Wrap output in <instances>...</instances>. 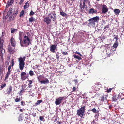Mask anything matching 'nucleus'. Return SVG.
<instances>
[{
    "label": "nucleus",
    "instance_id": "1",
    "mask_svg": "<svg viewBox=\"0 0 124 124\" xmlns=\"http://www.w3.org/2000/svg\"><path fill=\"white\" fill-rule=\"evenodd\" d=\"M18 12V11L16 10L15 11L14 9L11 8L7 12H4L3 15V18L5 17L6 19L9 18L8 21L10 22L11 21L14 20Z\"/></svg>",
    "mask_w": 124,
    "mask_h": 124
},
{
    "label": "nucleus",
    "instance_id": "2",
    "mask_svg": "<svg viewBox=\"0 0 124 124\" xmlns=\"http://www.w3.org/2000/svg\"><path fill=\"white\" fill-rule=\"evenodd\" d=\"M5 34L4 32H2V35L1 37L0 38V57L2 61L4 60L3 55L5 52V50L3 48V43L4 39L3 38V37Z\"/></svg>",
    "mask_w": 124,
    "mask_h": 124
},
{
    "label": "nucleus",
    "instance_id": "3",
    "mask_svg": "<svg viewBox=\"0 0 124 124\" xmlns=\"http://www.w3.org/2000/svg\"><path fill=\"white\" fill-rule=\"evenodd\" d=\"M99 20V17L97 16L90 19L88 20L89 23H88V26L90 27H94L95 25V23H98Z\"/></svg>",
    "mask_w": 124,
    "mask_h": 124
},
{
    "label": "nucleus",
    "instance_id": "4",
    "mask_svg": "<svg viewBox=\"0 0 124 124\" xmlns=\"http://www.w3.org/2000/svg\"><path fill=\"white\" fill-rule=\"evenodd\" d=\"M25 57H23V58L22 57H20L18 59V61L19 62V65L20 69L22 70L24 67L25 65V62H24L25 61Z\"/></svg>",
    "mask_w": 124,
    "mask_h": 124
},
{
    "label": "nucleus",
    "instance_id": "5",
    "mask_svg": "<svg viewBox=\"0 0 124 124\" xmlns=\"http://www.w3.org/2000/svg\"><path fill=\"white\" fill-rule=\"evenodd\" d=\"M86 106H81L80 108L77 110V115L82 117L85 113V108Z\"/></svg>",
    "mask_w": 124,
    "mask_h": 124
},
{
    "label": "nucleus",
    "instance_id": "6",
    "mask_svg": "<svg viewBox=\"0 0 124 124\" xmlns=\"http://www.w3.org/2000/svg\"><path fill=\"white\" fill-rule=\"evenodd\" d=\"M26 44V46H28L31 43V41L28 36L25 35L24 37L23 40L21 42V43Z\"/></svg>",
    "mask_w": 124,
    "mask_h": 124
},
{
    "label": "nucleus",
    "instance_id": "7",
    "mask_svg": "<svg viewBox=\"0 0 124 124\" xmlns=\"http://www.w3.org/2000/svg\"><path fill=\"white\" fill-rule=\"evenodd\" d=\"M57 45L56 44L51 45L50 47V49L51 51L53 53L55 52V50L57 48Z\"/></svg>",
    "mask_w": 124,
    "mask_h": 124
},
{
    "label": "nucleus",
    "instance_id": "8",
    "mask_svg": "<svg viewBox=\"0 0 124 124\" xmlns=\"http://www.w3.org/2000/svg\"><path fill=\"white\" fill-rule=\"evenodd\" d=\"M64 97H60L56 99L55 101V103L56 105H58L60 104L62 102V100L64 98Z\"/></svg>",
    "mask_w": 124,
    "mask_h": 124
},
{
    "label": "nucleus",
    "instance_id": "9",
    "mask_svg": "<svg viewBox=\"0 0 124 124\" xmlns=\"http://www.w3.org/2000/svg\"><path fill=\"white\" fill-rule=\"evenodd\" d=\"M108 11V8L105 5H103L102 6V12L103 14H105Z\"/></svg>",
    "mask_w": 124,
    "mask_h": 124
},
{
    "label": "nucleus",
    "instance_id": "10",
    "mask_svg": "<svg viewBox=\"0 0 124 124\" xmlns=\"http://www.w3.org/2000/svg\"><path fill=\"white\" fill-rule=\"evenodd\" d=\"M44 21L47 24H49L51 23V19L49 18V17H48L45 18Z\"/></svg>",
    "mask_w": 124,
    "mask_h": 124
},
{
    "label": "nucleus",
    "instance_id": "11",
    "mask_svg": "<svg viewBox=\"0 0 124 124\" xmlns=\"http://www.w3.org/2000/svg\"><path fill=\"white\" fill-rule=\"evenodd\" d=\"M3 66H0V82L2 80V76L3 74Z\"/></svg>",
    "mask_w": 124,
    "mask_h": 124
},
{
    "label": "nucleus",
    "instance_id": "12",
    "mask_svg": "<svg viewBox=\"0 0 124 124\" xmlns=\"http://www.w3.org/2000/svg\"><path fill=\"white\" fill-rule=\"evenodd\" d=\"M97 10H95L93 8L90 9L89 11V13L91 14H93L95 13H96V14H97Z\"/></svg>",
    "mask_w": 124,
    "mask_h": 124
},
{
    "label": "nucleus",
    "instance_id": "13",
    "mask_svg": "<svg viewBox=\"0 0 124 124\" xmlns=\"http://www.w3.org/2000/svg\"><path fill=\"white\" fill-rule=\"evenodd\" d=\"M10 41L12 46L14 47L15 46L16 43L14 39L13 38H11L10 39Z\"/></svg>",
    "mask_w": 124,
    "mask_h": 124
},
{
    "label": "nucleus",
    "instance_id": "14",
    "mask_svg": "<svg viewBox=\"0 0 124 124\" xmlns=\"http://www.w3.org/2000/svg\"><path fill=\"white\" fill-rule=\"evenodd\" d=\"M23 33L22 32H20L19 33V39L20 40V43L21 44V45L22 46H24L23 45L21 44V42L22 40V37H23Z\"/></svg>",
    "mask_w": 124,
    "mask_h": 124
},
{
    "label": "nucleus",
    "instance_id": "15",
    "mask_svg": "<svg viewBox=\"0 0 124 124\" xmlns=\"http://www.w3.org/2000/svg\"><path fill=\"white\" fill-rule=\"evenodd\" d=\"M106 96L105 95L103 94L101 95L100 100L101 101H104L105 100H106Z\"/></svg>",
    "mask_w": 124,
    "mask_h": 124
},
{
    "label": "nucleus",
    "instance_id": "16",
    "mask_svg": "<svg viewBox=\"0 0 124 124\" xmlns=\"http://www.w3.org/2000/svg\"><path fill=\"white\" fill-rule=\"evenodd\" d=\"M49 82V80L47 78H46L45 80H43L40 81V83L41 84H48Z\"/></svg>",
    "mask_w": 124,
    "mask_h": 124
},
{
    "label": "nucleus",
    "instance_id": "17",
    "mask_svg": "<svg viewBox=\"0 0 124 124\" xmlns=\"http://www.w3.org/2000/svg\"><path fill=\"white\" fill-rule=\"evenodd\" d=\"M14 47H11L10 46H9L8 50L11 54L14 53L15 52L14 48Z\"/></svg>",
    "mask_w": 124,
    "mask_h": 124
},
{
    "label": "nucleus",
    "instance_id": "18",
    "mask_svg": "<svg viewBox=\"0 0 124 124\" xmlns=\"http://www.w3.org/2000/svg\"><path fill=\"white\" fill-rule=\"evenodd\" d=\"M114 11L116 15L118 16L120 12V10L118 9H115L114 10Z\"/></svg>",
    "mask_w": 124,
    "mask_h": 124
},
{
    "label": "nucleus",
    "instance_id": "19",
    "mask_svg": "<svg viewBox=\"0 0 124 124\" xmlns=\"http://www.w3.org/2000/svg\"><path fill=\"white\" fill-rule=\"evenodd\" d=\"M52 14L53 15V16H54L53 17V16L52 15L51 16V18H53V20L54 21L56 19V15L55 13H52Z\"/></svg>",
    "mask_w": 124,
    "mask_h": 124
},
{
    "label": "nucleus",
    "instance_id": "20",
    "mask_svg": "<svg viewBox=\"0 0 124 124\" xmlns=\"http://www.w3.org/2000/svg\"><path fill=\"white\" fill-rule=\"evenodd\" d=\"M78 84L77 86L76 87L74 86L72 88V92H75L78 91Z\"/></svg>",
    "mask_w": 124,
    "mask_h": 124
},
{
    "label": "nucleus",
    "instance_id": "21",
    "mask_svg": "<svg viewBox=\"0 0 124 124\" xmlns=\"http://www.w3.org/2000/svg\"><path fill=\"white\" fill-rule=\"evenodd\" d=\"M14 0H10L9 1H8L6 7H7L9 5H12L14 2Z\"/></svg>",
    "mask_w": 124,
    "mask_h": 124
},
{
    "label": "nucleus",
    "instance_id": "22",
    "mask_svg": "<svg viewBox=\"0 0 124 124\" xmlns=\"http://www.w3.org/2000/svg\"><path fill=\"white\" fill-rule=\"evenodd\" d=\"M85 6H85L83 5L82 6V3L81 2H80L79 5V7L80 9L81 10H82V8L84 9V8L85 7Z\"/></svg>",
    "mask_w": 124,
    "mask_h": 124
},
{
    "label": "nucleus",
    "instance_id": "23",
    "mask_svg": "<svg viewBox=\"0 0 124 124\" xmlns=\"http://www.w3.org/2000/svg\"><path fill=\"white\" fill-rule=\"evenodd\" d=\"M29 20L30 22H31L35 21V20L34 17L32 16L29 18Z\"/></svg>",
    "mask_w": 124,
    "mask_h": 124
},
{
    "label": "nucleus",
    "instance_id": "24",
    "mask_svg": "<svg viewBox=\"0 0 124 124\" xmlns=\"http://www.w3.org/2000/svg\"><path fill=\"white\" fill-rule=\"evenodd\" d=\"M29 6V5L28 2H27L25 3V5L23 6L24 8L26 9L28 8Z\"/></svg>",
    "mask_w": 124,
    "mask_h": 124
},
{
    "label": "nucleus",
    "instance_id": "25",
    "mask_svg": "<svg viewBox=\"0 0 124 124\" xmlns=\"http://www.w3.org/2000/svg\"><path fill=\"white\" fill-rule=\"evenodd\" d=\"M10 59V57L8 56L6 60L5 63H7L9 65Z\"/></svg>",
    "mask_w": 124,
    "mask_h": 124
},
{
    "label": "nucleus",
    "instance_id": "26",
    "mask_svg": "<svg viewBox=\"0 0 124 124\" xmlns=\"http://www.w3.org/2000/svg\"><path fill=\"white\" fill-rule=\"evenodd\" d=\"M42 100H38L37 101L36 103H35L36 106H37L38 105H39L40 103L42 102Z\"/></svg>",
    "mask_w": 124,
    "mask_h": 124
},
{
    "label": "nucleus",
    "instance_id": "27",
    "mask_svg": "<svg viewBox=\"0 0 124 124\" xmlns=\"http://www.w3.org/2000/svg\"><path fill=\"white\" fill-rule=\"evenodd\" d=\"M73 56L75 58L78 59L79 60H81L82 59L81 57L78 55H73Z\"/></svg>",
    "mask_w": 124,
    "mask_h": 124
},
{
    "label": "nucleus",
    "instance_id": "28",
    "mask_svg": "<svg viewBox=\"0 0 124 124\" xmlns=\"http://www.w3.org/2000/svg\"><path fill=\"white\" fill-rule=\"evenodd\" d=\"M60 13L61 15L63 16H65L67 15L66 13L63 11L60 12Z\"/></svg>",
    "mask_w": 124,
    "mask_h": 124
},
{
    "label": "nucleus",
    "instance_id": "29",
    "mask_svg": "<svg viewBox=\"0 0 124 124\" xmlns=\"http://www.w3.org/2000/svg\"><path fill=\"white\" fill-rule=\"evenodd\" d=\"M21 78L22 80H25L27 78V77L26 76H21Z\"/></svg>",
    "mask_w": 124,
    "mask_h": 124
},
{
    "label": "nucleus",
    "instance_id": "30",
    "mask_svg": "<svg viewBox=\"0 0 124 124\" xmlns=\"http://www.w3.org/2000/svg\"><path fill=\"white\" fill-rule=\"evenodd\" d=\"M29 74L31 76H32L34 75L33 71L31 70H30L29 72Z\"/></svg>",
    "mask_w": 124,
    "mask_h": 124
},
{
    "label": "nucleus",
    "instance_id": "31",
    "mask_svg": "<svg viewBox=\"0 0 124 124\" xmlns=\"http://www.w3.org/2000/svg\"><path fill=\"white\" fill-rule=\"evenodd\" d=\"M43 78L40 75L38 77V81L40 82V81H42L41 80L42 79V78Z\"/></svg>",
    "mask_w": 124,
    "mask_h": 124
},
{
    "label": "nucleus",
    "instance_id": "32",
    "mask_svg": "<svg viewBox=\"0 0 124 124\" xmlns=\"http://www.w3.org/2000/svg\"><path fill=\"white\" fill-rule=\"evenodd\" d=\"M118 45V43H115L113 45V47L114 48H116L117 47Z\"/></svg>",
    "mask_w": 124,
    "mask_h": 124
},
{
    "label": "nucleus",
    "instance_id": "33",
    "mask_svg": "<svg viewBox=\"0 0 124 124\" xmlns=\"http://www.w3.org/2000/svg\"><path fill=\"white\" fill-rule=\"evenodd\" d=\"M24 11L23 10H22L20 12V15H19L20 17H21L22 16L23 14H24Z\"/></svg>",
    "mask_w": 124,
    "mask_h": 124
},
{
    "label": "nucleus",
    "instance_id": "34",
    "mask_svg": "<svg viewBox=\"0 0 124 124\" xmlns=\"http://www.w3.org/2000/svg\"><path fill=\"white\" fill-rule=\"evenodd\" d=\"M12 90V87L11 86H10L9 87L8 89V93H10L11 92Z\"/></svg>",
    "mask_w": 124,
    "mask_h": 124
},
{
    "label": "nucleus",
    "instance_id": "35",
    "mask_svg": "<svg viewBox=\"0 0 124 124\" xmlns=\"http://www.w3.org/2000/svg\"><path fill=\"white\" fill-rule=\"evenodd\" d=\"M23 88H22V90L20 91L19 94L20 95H22V93H24L25 92V91L23 89Z\"/></svg>",
    "mask_w": 124,
    "mask_h": 124
},
{
    "label": "nucleus",
    "instance_id": "36",
    "mask_svg": "<svg viewBox=\"0 0 124 124\" xmlns=\"http://www.w3.org/2000/svg\"><path fill=\"white\" fill-rule=\"evenodd\" d=\"M17 31V30L16 29H11V32L13 33V32H16Z\"/></svg>",
    "mask_w": 124,
    "mask_h": 124
},
{
    "label": "nucleus",
    "instance_id": "37",
    "mask_svg": "<svg viewBox=\"0 0 124 124\" xmlns=\"http://www.w3.org/2000/svg\"><path fill=\"white\" fill-rule=\"evenodd\" d=\"M112 99L113 101H116L117 100V98L116 96H114L112 97Z\"/></svg>",
    "mask_w": 124,
    "mask_h": 124
},
{
    "label": "nucleus",
    "instance_id": "38",
    "mask_svg": "<svg viewBox=\"0 0 124 124\" xmlns=\"http://www.w3.org/2000/svg\"><path fill=\"white\" fill-rule=\"evenodd\" d=\"M14 59H13L11 60V65H11L12 66V68H13V66L14 65Z\"/></svg>",
    "mask_w": 124,
    "mask_h": 124
},
{
    "label": "nucleus",
    "instance_id": "39",
    "mask_svg": "<svg viewBox=\"0 0 124 124\" xmlns=\"http://www.w3.org/2000/svg\"><path fill=\"white\" fill-rule=\"evenodd\" d=\"M91 110L94 113H97V110L96 109L94 108L93 109H92ZM98 111H97V113H98Z\"/></svg>",
    "mask_w": 124,
    "mask_h": 124
},
{
    "label": "nucleus",
    "instance_id": "40",
    "mask_svg": "<svg viewBox=\"0 0 124 124\" xmlns=\"http://www.w3.org/2000/svg\"><path fill=\"white\" fill-rule=\"evenodd\" d=\"M39 119L42 121H45V119L43 116H40L39 117Z\"/></svg>",
    "mask_w": 124,
    "mask_h": 124
},
{
    "label": "nucleus",
    "instance_id": "41",
    "mask_svg": "<svg viewBox=\"0 0 124 124\" xmlns=\"http://www.w3.org/2000/svg\"><path fill=\"white\" fill-rule=\"evenodd\" d=\"M26 74V73L25 72H22L21 74V76H25Z\"/></svg>",
    "mask_w": 124,
    "mask_h": 124
},
{
    "label": "nucleus",
    "instance_id": "42",
    "mask_svg": "<svg viewBox=\"0 0 124 124\" xmlns=\"http://www.w3.org/2000/svg\"><path fill=\"white\" fill-rule=\"evenodd\" d=\"M6 86V84H5L4 83L3 84H2L1 85V88H3L4 87H5Z\"/></svg>",
    "mask_w": 124,
    "mask_h": 124
},
{
    "label": "nucleus",
    "instance_id": "43",
    "mask_svg": "<svg viewBox=\"0 0 124 124\" xmlns=\"http://www.w3.org/2000/svg\"><path fill=\"white\" fill-rule=\"evenodd\" d=\"M20 101V98H16L15 100V101L16 102H19Z\"/></svg>",
    "mask_w": 124,
    "mask_h": 124
},
{
    "label": "nucleus",
    "instance_id": "44",
    "mask_svg": "<svg viewBox=\"0 0 124 124\" xmlns=\"http://www.w3.org/2000/svg\"><path fill=\"white\" fill-rule=\"evenodd\" d=\"M34 13L33 11L32 10H31L30 13L29 15L30 16H32L34 15Z\"/></svg>",
    "mask_w": 124,
    "mask_h": 124
},
{
    "label": "nucleus",
    "instance_id": "45",
    "mask_svg": "<svg viewBox=\"0 0 124 124\" xmlns=\"http://www.w3.org/2000/svg\"><path fill=\"white\" fill-rule=\"evenodd\" d=\"M12 66H11L10 65L9 66L8 68V70H9L10 71H11V69L12 68Z\"/></svg>",
    "mask_w": 124,
    "mask_h": 124
},
{
    "label": "nucleus",
    "instance_id": "46",
    "mask_svg": "<svg viewBox=\"0 0 124 124\" xmlns=\"http://www.w3.org/2000/svg\"><path fill=\"white\" fill-rule=\"evenodd\" d=\"M62 52V54L63 55H68V53L67 52Z\"/></svg>",
    "mask_w": 124,
    "mask_h": 124
},
{
    "label": "nucleus",
    "instance_id": "47",
    "mask_svg": "<svg viewBox=\"0 0 124 124\" xmlns=\"http://www.w3.org/2000/svg\"><path fill=\"white\" fill-rule=\"evenodd\" d=\"M21 105L22 106H24L25 105V103L23 101H22L21 102Z\"/></svg>",
    "mask_w": 124,
    "mask_h": 124
},
{
    "label": "nucleus",
    "instance_id": "48",
    "mask_svg": "<svg viewBox=\"0 0 124 124\" xmlns=\"http://www.w3.org/2000/svg\"><path fill=\"white\" fill-rule=\"evenodd\" d=\"M112 89V88H110L108 89H107V92L108 93L110 92H111V91Z\"/></svg>",
    "mask_w": 124,
    "mask_h": 124
},
{
    "label": "nucleus",
    "instance_id": "49",
    "mask_svg": "<svg viewBox=\"0 0 124 124\" xmlns=\"http://www.w3.org/2000/svg\"><path fill=\"white\" fill-rule=\"evenodd\" d=\"M28 82H29V83L28 85H31L32 83V81L31 80H28Z\"/></svg>",
    "mask_w": 124,
    "mask_h": 124
},
{
    "label": "nucleus",
    "instance_id": "50",
    "mask_svg": "<svg viewBox=\"0 0 124 124\" xmlns=\"http://www.w3.org/2000/svg\"><path fill=\"white\" fill-rule=\"evenodd\" d=\"M11 71H10L9 70H8V71L7 72V73H6V74L7 75H8L9 76V74L11 73Z\"/></svg>",
    "mask_w": 124,
    "mask_h": 124
},
{
    "label": "nucleus",
    "instance_id": "51",
    "mask_svg": "<svg viewBox=\"0 0 124 124\" xmlns=\"http://www.w3.org/2000/svg\"><path fill=\"white\" fill-rule=\"evenodd\" d=\"M31 115L34 117H35L36 116V114L35 113H32V114H31Z\"/></svg>",
    "mask_w": 124,
    "mask_h": 124
},
{
    "label": "nucleus",
    "instance_id": "52",
    "mask_svg": "<svg viewBox=\"0 0 124 124\" xmlns=\"http://www.w3.org/2000/svg\"><path fill=\"white\" fill-rule=\"evenodd\" d=\"M24 1V0H21L19 2V4H21Z\"/></svg>",
    "mask_w": 124,
    "mask_h": 124
},
{
    "label": "nucleus",
    "instance_id": "53",
    "mask_svg": "<svg viewBox=\"0 0 124 124\" xmlns=\"http://www.w3.org/2000/svg\"><path fill=\"white\" fill-rule=\"evenodd\" d=\"M25 110V109H23L20 108V109L19 111L20 112H23L24 110Z\"/></svg>",
    "mask_w": 124,
    "mask_h": 124
},
{
    "label": "nucleus",
    "instance_id": "54",
    "mask_svg": "<svg viewBox=\"0 0 124 124\" xmlns=\"http://www.w3.org/2000/svg\"><path fill=\"white\" fill-rule=\"evenodd\" d=\"M109 27V25H107L106 26L104 27V29H106V28H108Z\"/></svg>",
    "mask_w": 124,
    "mask_h": 124
},
{
    "label": "nucleus",
    "instance_id": "55",
    "mask_svg": "<svg viewBox=\"0 0 124 124\" xmlns=\"http://www.w3.org/2000/svg\"><path fill=\"white\" fill-rule=\"evenodd\" d=\"M9 76L6 75V76L5 77V80H6V79H7L8 78V77Z\"/></svg>",
    "mask_w": 124,
    "mask_h": 124
},
{
    "label": "nucleus",
    "instance_id": "56",
    "mask_svg": "<svg viewBox=\"0 0 124 124\" xmlns=\"http://www.w3.org/2000/svg\"><path fill=\"white\" fill-rule=\"evenodd\" d=\"M22 120V119L21 117H19V118H18V120L19 121H20L21 120Z\"/></svg>",
    "mask_w": 124,
    "mask_h": 124
},
{
    "label": "nucleus",
    "instance_id": "57",
    "mask_svg": "<svg viewBox=\"0 0 124 124\" xmlns=\"http://www.w3.org/2000/svg\"><path fill=\"white\" fill-rule=\"evenodd\" d=\"M56 56L57 59H59V56L58 54H56Z\"/></svg>",
    "mask_w": 124,
    "mask_h": 124
},
{
    "label": "nucleus",
    "instance_id": "58",
    "mask_svg": "<svg viewBox=\"0 0 124 124\" xmlns=\"http://www.w3.org/2000/svg\"><path fill=\"white\" fill-rule=\"evenodd\" d=\"M88 0H83V1L85 3H86L88 1Z\"/></svg>",
    "mask_w": 124,
    "mask_h": 124
},
{
    "label": "nucleus",
    "instance_id": "59",
    "mask_svg": "<svg viewBox=\"0 0 124 124\" xmlns=\"http://www.w3.org/2000/svg\"><path fill=\"white\" fill-rule=\"evenodd\" d=\"M62 123L61 122H59V121H57V123L58 124H61Z\"/></svg>",
    "mask_w": 124,
    "mask_h": 124
},
{
    "label": "nucleus",
    "instance_id": "60",
    "mask_svg": "<svg viewBox=\"0 0 124 124\" xmlns=\"http://www.w3.org/2000/svg\"><path fill=\"white\" fill-rule=\"evenodd\" d=\"M32 87V85H29L28 86V87L30 88H31Z\"/></svg>",
    "mask_w": 124,
    "mask_h": 124
},
{
    "label": "nucleus",
    "instance_id": "61",
    "mask_svg": "<svg viewBox=\"0 0 124 124\" xmlns=\"http://www.w3.org/2000/svg\"><path fill=\"white\" fill-rule=\"evenodd\" d=\"M16 70V71H17V72H20V70H19L18 69H17Z\"/></svg>",
    "mask_w": 124,
    "mask_h": 124
},
{
    "label": "nucleus",
    "instance_id": "62",
    "mask_svg": "<svg viewBox=\"0 0 124 124\" xmlns=\"http://www.w3.org/2000/svg\"><path fill=\"white\" fill-rule=\"evenodd\" d=\"M83 5H84V6H86L85 5V2H84V1H83Z\"/></svg>",
    "mask_w": 124,
    "mask_h": 124
},
{
    "label": "nucleus",
    "instance_id": "63",
    "mask_svg": "<svg viewBox=\"0 0 124 124\" xmlns=\"http://www.w3.org/2000/svg\"><path fill=\"white\" fill-rule=\"evenodd\" d=\"M77 54H79V55H80V56H81V54L79 52H77Z\"/></svg>",
    "mask_w": 124,
    "mask_h": 124
},
{
    "label": "nucleus",
    "instance_id": "64",
    "mask_svg": "<svg viewBox=\"0 0 124 124\" xmlns=\"http://www.w3.org/2000/svg\"><path fill=\"white\" fill-rule=\"evenodd\" d=\"M111 54H109L108 55V57H110V56H111Z\"/></svg>",
    "mask_w": 124,
    "mask_h": 124
}]
</instances>
